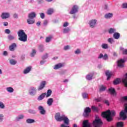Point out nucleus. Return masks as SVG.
Returning a JSON list of instances; mask_svg holds the SVG:
<instances>
[{
    "label": "nucleus",
    "mask_w": 127,
    "mask_h": 127,
    "mask_svg": "<svg viewBox=\"0 0 127 127\" xmlns=\"http://www.w3.org/2000/svg\"><path fill=\"white\" fill-rule=\"evenodd\" d=\"M102 116L103 118L106 119L108 122H111L113 120L112 117H115L116 116V112L114 110L110 111L108 110L105 112L102 113Z\"/></svg>",
    "instance_id": "obj_1"
},
{
    "label": "nucleus",
    "mask_w": 127,
    "mask_h": 127,
    "mask_svg": "<svg viewBox=\"0 0 127 127\" xmlns=\"http://www.w3.org/2000/svg\"><path fill=\"white\" fill-rule=\"evenodd\" d=\"M55 119L57 122H62V121H64L65 125H69V119L68 118L65 117V115L61 116L59 113L56 114Z\"/></svg>",
    "instance_id": "obj_2"
},
{
    "label": "nucleus",
    "mask_w": 127,
    "mask_h": 127,
    "mask_svg": "<svg viewBox=\"0 0 127 127\" xmlns=\"http://www.w3.org/2000/svg\"><path fill=\"white\" fill-rule=\"evenodd\" d=\"M18 35L19 36V40L25 42L27 41V35L25 34L23 30H20L18 32Z\"/></svg>",
    "instance_id": "obj_3"
},
{
    "label": "nucleus",
    "mask_w": 127,
    "mask_h": 127,
    "mask_svg": "<svg viewBox=\"0 0 127 127\" xmlns=\"http://www.w3.org/2000/svg\"><path fill=\"white\" fill-rule=\"evenodd\" d=\"M125 109L124 110H122L120 113V116L121 120L122 121H125L127 119V104H125Z\"/></svg>",
    "instance_id": "obj_4"
},
{
    "label": "nucleus",
    "mask_w": 127,
    "mask_h": 127,
    "mask_svg": "<svg viewBox=\"0 0 127 127\" xmlns=\"http://www.w3.org/2000/svg\"><path fill=\"white\" fill-rule=\"evenodd\" d=\"M93 124L94 127H100V126H102V121H101V119L96 118L95 120L93 121Z\"/></svg>",
    "instance_id": "obj_5"
},
{
    "label": "nucleus",
    "mask_w": 127,
    "mask_h": 127,
    "mask_svg": "<svg viewBox=\"0 0 127 127\" xmlns=\"http://www.w3.org/2000/svg\"><path fill=\"white\" fill-rule=\"evenodd\" d=\"M92 112V109L89 107H86L84 110V112L83 113V116L85 118L89 117L90 113Z\"/></svg>",
    "instance_id": "obj_6"
},
{
    "label": "nucleus",
    "mask_w": 127,
    "mask_h": 127,
    "mask_svg": "<svg viewBox=\"0 0 127 127\" xmlns=\"http://www.w3.org/2000/svg\"><path fill=\"white\" fill-rule=\"evenodd\" d=\"M37 89L36 88L31 87L29 90V94L31 96H35L36 95Z\"/></svg>",
    "instance_id": "obj_7"
},
{
    "label": "nucleus",
    "mask_w": 127,
    "mask_h": 127,
    "mask_svg": "<svg viewBox=\"0 0 127 127\" xmlns=\"http://www.w3.org/2000/svg\"><path fill=\"white\" fill-rule=\"evenodd\" d=\"M89 24L92 28H94L96 26V24H97V20L92 19L89 21Z\"/></svg>",
    "instance_id": "obj_8"
},
{
    "label": "nucleus",
    "mask_w": 127,
    "mask_h": 127,
    "mask_svg": "<svg viewBox=\"0 0 127 127\" xmlns=\"http://www.w3.org/2000/svg\"><path fill=\"white\" fill-rule=\"evenodd\" d=\"M0 16L2 19H6V18H8L10 16L9 13L3 12L1 14Z\"/></svg>",
    "instance_id": "obj_9"
},
{
    "label": "nucleus",
    "mask_w": 127,
    "mask_h": 127,
    "mask_svg": "<svg viewBox=\"0 0 127 127\" xmlns=\"http://www.w3.org/2000/svg\"><path fill=\"white\" fill-rule=\"evenodd\" d=\"M76 12H78V6L74 5L70 13V14H74V13H76Z\"/></svg>",
    "instance_id": "obj_10"
},
{
    "label": "nucleus",
    "mask_w": 127,
    "mask_h": 127,
    "mask_svg": "<svg viewBox=\"0 0 127 127\" xmlns=\"http://www.w3.org/2000/svg\"><path fill=\"white\" fill-rule=\"evenodd\" d=\"M38 109L39 110L41 115H45L46 112L45 111V110H44L43 106H40L38 107Z\"/></svg>",
    "instance_id": "obj_11"
},
{
    "label": "nucleus",
    "mask_w": 127,
    "mask_h": 127,
    "mask_svg": "<svg viewBox=\"0 0 127 127\" xmlns=\"http://www.w3.org/2000/svg\"><path fill=\"white\" fill-rule=\"evenodd\" d=\"M124 63H125V60L121 59L118 62V66L121 68L124 67Z\"/></svg>",
    "instance_id": "obj_12"
},
{
    "label": "nucleus",
    "mask_w": 127,
    "mask_h": 127,
    "mask_svg": "<svg viewBox=\"0 0 127 127\" xmlns=\"http://www.w3.org/2000/svg\"><path fill=\"white\" fill-rule=\"evenodd\" d=\"M83 127H91V123H89L88 120H84L83 123Z\"/></svg>",
    "instance_id": "obj_13"
},
{
    "label": "nucleus",
    "mask_w": 127,
    "mask_h": 127,
    "mask_svg": "<svg viewBox=\"0 0 127 127\" xmlns=\"http://www.w3.org/2000/svg\"><path fill=\"white\" fill-rule=\"evenodd\" d=\"M105 74H106V76H107V80H110V79L113 75V73L108 70L106 71Z\"/></svg>",
    "instance_id": "obj_14"
},
{
    "label": "nucleus",
    "mask_w": 127,
    "mask_h": 127,
    "mask_svg": "<svg viewBox=\"0 0 127 127\" xmlns=\"http://www.w3.org/2000/svg\"><path fill=\"white\" fill-rule=\"evenodd\" d=\"M63 66H64V64L60 63L56 64L54 67V69H55V70H57V69H59L60 68H62Z\"/></svg>",
    "instance_id": "obj_15"
},
{
    "label": "nucleus",
    "mask_w": 127,
    "mask_h": 127,
    "mask_svg": "<svg viewBox=\"0 0 127 127\" xmlns=\"http://www.w3.org/2000/svg\"><path fill=\"white\" fill-rule=\"evenodd\" d=\"M16 47V44L15 43H13L9 47V49L10 51H14V48Z\"/></svg>",
    "instance_id": "obj_16"
},
{
    "label": "nucleus",
    "mask_w": 127,
    "mask_h": 127,
    "mask_svg": "<svg viewBox=\"0 0 127 127\" xmlns=\"http://www.w3.org/2000/svg\"><path fill=\"white\" fill-rule=\"evenodd\" d=\"M46 84V82L45 81H43L41 83L40 86L38 88L39 91H41V90H42L45 86V85Z\"/></svg>",
    "instance_id": "obj_17"
},
{
    "label": "nucleus",
    "mask_w": 127,
    "mask_h": 127,
    "mask_svg": "<svg viewBox=\"0 0 127 127\" xmlns=\"http://www.w3.org/2000/svg\"><path fill=\"white\" fill-rule=\"evenodd\" d=\"M35 16H36V14L35 13V12H31L29 13L28 15L29 18H30L32 19H33V18H34Z\"/></svg>",
    "instance_id": "obj_18"
},
{
    "label": "nucleus",
    "mask_w": 127,
    "mask_h": 127,
    "mask_svg": "<svg viewBox=\"0 0 127 127\" xmlns=\"http://www.w3.org/2000/svg\"><path fill=\"white\" fill-rule=\"evenodd\" d=\"M98 58L101 59V58H103V59H104V60H107V59H108V55L105 54L104 56L101 54L98 57Z\"/></svg>",
    "instance_id": "obj_19"
},
{
    "label": "nucleus",
    "mask_w": 127,
    "mask_h": 127,
    "mask_svg": "<svg viewBox=\"0 0 127 127\" xmlns=\"http://www.w3.org/2000/svg\"><path fill=\"white\" fill-rule=\"evenodd\" d=\"M45 96H46V93H42L38 98V101H41V100H43V99H44V97H45Z\"/></svg>",
    "instance_id": "obj_20"
},
{
    "label": "nucleus",
    "mask_w": 127,
    "mask_h": 127,
    "mask_svg": "<svg viewBox=\"0 0 127 127\" xmlns=\"http://www.w3.org/2000/svg\"><path fill=\"white\" fill-rule=\"evenodd\" d=\"M30 70H31V66H29L26 68V69L24 70V74H27V73H29V72H30Z\"/></svg>",
    "instance_id": "obj_21"
},
{
    "label": "nucleus",
    "mask_w": 127,
    "mask_h": 127,
    "mask_svg": "<svg viewBox=\"0 0 127 127\" xmlns=\"http://www.w3.org/2000/svg\"><path fill=\"white\" fill-rule=\"evenodd\" d=\"M24 118V116L23 115H20L16 117L15 120L17 121V122H18L20 120H22Z\"/></svg>",
    "instance_id": "obj_22"
},
{
    "label": "nucleus",
    "mask_w": 127,
    "mask_h": 127,
    "mask_svg": "<svg viewBox=\"0 0 127 127\" xmlns=\"http://www.w3.org/2000/svg\"><path fill=\"white\" fill-rule=\"evenodd\" d=\"M120 34L119 33L115 32L113 34V37L115 39H119L120 38Z\"/></svg>",
    "instance_id": "obj_23"
},
{
    "label": "nucleus",
    "mask_w": 127,
    "mask_h": 127,
    "mask_svg": "<svg viewBox=\"0 0 127 127\" xmlns=\"http://www.w3.org/2000/svg\"><path fill=\"white\" fill-rule=\"evenodd\" d=\"M26 123L27 124H33V123H35V120L32 119H28L26 120Z\"/></svg>",
    "instance_id": "obj_24"
},
{
    "label": "nucleus",
    "mask_w": 127,
    "mask_h": 127,
    "mask_svg": "<svg viewBox=\"0 0 127 127\" xmlns=\"http://www.w3.org/2000/svg\"><path fill=\"white\" fill-rule=\"evenodd\" d=\"M6 90L7 92H8V93H13V91H14V90L13 89V88L11 87H7L6 88Z\"/></svg>",
    "instance_id": "obj_25"
},
{
    "label": "nucleus",
    "mask_w": 127,
    "mask_h": 127,
    "mask_svg": "<svg viewBox=\"0 0 127 127\" xmlns=\"http://www.w3.org/2000/svg\"><path fill=\"white\" fill-rule=\"evenodd\" d=\"M35 22V20L33 19H30L29 18V19H27V23L28 24H33Z\"/></svg>",
    "instance_id": "obj_26"
},
{
    "label": "nucleus",
    "mask_w": 127,
    "mask_h": 127,
    "mask_svg": "<svg viewBox=\"0 0 127 127\" xmlns=\"http://www.w3.org/2000/svg\"><path fill=\"white\" fill-rule=\"evenodd\" d=\"M109 91L110 93L111 94V95H116V90H115L114 88H110L109 89Z\"/></svg>",
    "instance_id": "obj_27"
},
{
    "label": "nucleus",
    "mask_w": 127,
    "mask_h": 127,
    "mask_svg": "<svg viewBox=\"0 0 127 127\" xmlns=\"http://www.w3.org/2000/svg\"><path fill=\"white\" fill-rule=\"evenodd\" d=\"M124 126V122H119L116 124L117 127H123Z\"/></svg>",
    "instance_id": "obj_28"
},
{
    "label": "nucleus",
    "mask_w": 127,
    "mask_h": 127,
    "mask_svg": "<svg viewBox=\"0 0 127 127\" xmlns=\"http://www.w3.org/2000/svg\"><path fill=\"white\" fill-rule=\"evenodd\" d=\"M53 103V99L49 98L47 101V104L48 106H52Z\"/></svg>",
    "instance_id": "obj_29"
},
{
    "label": "nucleus",
    "mask_w": 127,
    "mask_h": 127,
    "mask_svg": "<svg viewBox=\"0 0 127 127\" xmlns=\"http://www.w3.org/2000/svg\"><path fill=\"white\" fill-rule=\"evenodd\" d=\"M121 79L117 78L114 81L113 84H114V85H118V84H120V83H121Z\"/></svg>",
    "instance_id": "obj_30"
},
{
    "label": "nucleus",
    "mask_w": 127,
    "mask_h": 127,
    "mask_svg": "<svg viewBox=\"0 0 127 127\" xmlns=\"http://www.w3.org/2000/svg\"><path fill=\"white\" fill-rule=\"evenodd\" d=\"M109 33H110V34H112V33H115L116 30L115 28H110L109 30Z\"/></svg>",
    "instance_id": "obj_31"
},
{
    "label": "nucleus",
    "mask_w": 127,
    "mask_h": 127,
    "mask_svg": "<svg viewBox=\"0 0 127 127\" xmlns=\"http://www.w3.org/2000/svg\"><path fill=\"white\" fill-rule=\"evenodd\" d=\"M93 78V73H90L89 74L87 75L86 76V79L87 80H92Z\"/></svg>",
    "instance_id": "obj_32"
},
{
    "label": "nucleus",
    "mask_w": 127,
    "mask_h": 127,
    "mask_svg": "<svg viewBox=\"0 0 127 127\" xmlns=\"http://www.w3.org/2000/svg\"><path fill=\"white\" fill-rule=\"evenodd\" d=\"M105 18H111V17H113V13H108L105 14Z\"/></svg>",
    "instance_id": "obj_33"
},
{
    "label": "nucleus",
    "mask_w": 127,
    "mask_h": 127,
    "mask_svg": "<svg viewBox=\"0 0 127 127\" xmlns=\"http://www.w3.org/2000/svg\"><path fill=\"white\" fill-rule=\"evenodd\" d=\"M54 12V10L53 8H50L47 11V14H52Z\"/></svg>",
    "instance_id": "obj_34"
},
{
    "label": "nucleus",
    "mask_w": 127,
    "mask_h": 127,
    "mask_svg": "<svg viewBox=\"0 0 127 127\" xmlns=\"http://www.w3.org/2000/svg\"><path fill=\"white\" fill-rule=\"evenodd\" d=\"M38 49L40 52H43V51H44V48L43 47V45H41L39 46Z\"/></svg>",
    "instance_id": "obj_35"
},
{
    "label": "nucleus",
    "mask_w": 127,
    "mask_h": 127,
    "mask_svg": "<svg viewBox=\"0 0 127 127\" xmlns=\"http://www.w3.org/2000/svg\"><path fill=\"white\" fill-rule=\"evenodd\" d=\"M101 46L103 49H108L109 47V45L107 44H102Z\"/></svg>",
    "instance_id": "obj_36"
},
{
    "label": "nucleus",
    "mask_w": 127,
    "mask_h": 127,
    "mask_svg": "<svg viewBox=\"0 0 127 127\" xmlns=\"http://www.w3.org/2000/svg\"><path fill=\"white\" fill-rule=\"evenodd\" d=\"M52 93V91L51 90H48L47 93L46 97L48 98V97H50L51 96V94Z\"/></svg>",
    "instance_id": "obj_37"
},
{
    "label": "nucleus",
    "mask_w": 127,
    "mask_h": 127,
    "mask_svg": "<svg viewBox=\"0 0 127 127\" xmlns=\"http://www.w3.org/2000/svg\"><path fill=\"white\" fill-rule=\"evenodd\" d=\"M10 64L11 65H15L16 64V61L14 60H10Z\"/></svg>",
    "instance_id": "obj_38"
},
{
    "label": "nucleus",
    "mask_w": 127,
    "mask_h": 127,
    "mask_svg": "<svg viewBox=\"0 0 127 127\" xmlns=\"http://www.w3.org/2000/svg\"><path fill=\"white\" fill-rule=\"evenodd\" d=\"M107 87H106V86H104V85H101L100 86V91H101V92H103L104 91H105V90H106Z\"/></svg>",
    "instance_id": "obj_39"
},
{
    "label": "nucleus",
    "mask_w": 127,
    "mask_h": 127,
    "mask_svg": "<svg viewBox=\"0 0 127 127\" xmlns=\"http://www.w3.org/2000/svg\"><path fill=\"white\" fill-rule=\"evenodd\" d=\"M120 50L123 51V54L127 55V50L124 49L123 48H120Z\"/></svg>",
    "instance_id": "obj_40"
},
{
    "label": "nucleus",
    "mask_w": 127,
    "mask_h": 127,
    "mask_svg": "<svg viewBox=\"0 0 127 127\" xmlns=\"http://www.w3.org/2000/svg\"><path fill=\"white\" fill-rule=\"evenodd\" d=\"M108 42H109V43H111V44H112V43H114V42H115L114 39H113L112 38H109L108 40Z\"/></svg>",
    "instance_id": "obj_41"
},
{
    "label": "nucleus",
    "mask_w": 127,
    "mask_h": 127,
    "mask_svg": "<svg viewBox=\"0 0 127 127\" xmlns=\"http://www.w3.org/2000/svg\"><path fill=\"white\" fill-rule=\"evenodd\" d=\"M8 39L9 40H13V39H14V36L11 35H9L8 36Z\"/></svg>",
    "instance_id": "obj_42"
},
{
    "label": "nucleus",
    "mask_w": 127,
    "mask_h": 127,
    "mask_svg": "<svg viewBox=\"0 0 127 127\" xmlns=\"http://www.w3.org/2000/svg\"><path fill=\"white\" fill-rule=\"evenodd\" d=\"M35 54H36V51L35 49H33L32 52L31 54V57H33Z\"/></svg>",
    "instance_id": "obj_43"
},
{
    "label": "nucleus",
    "mask_w": 127,
    "mask_h": 127,
    "mask_svg": "<svg viewBox=\"0 0 127 127\" xmlns=\"http://www.w3.org/2000/svg\"><path fill=\"white\" fill-rule=\"evenodd\" d=\"M70 31V29L69 28H64V33H68Z\"/></svg>",
    "instance_id": "obj_44"
},
{
    "label": "nucleus",
    "mask_w": 127,
    "mask_h": 127,
    "mask_svg": "<svg viewBox=\"0 0 127 127\" xmlns=\"http://www.w3.org/2000/svg\"><path fill=\"white\" fill-rule=\"evenodd\" d=\"M5 106L4 104H3V103L0 101V109H4Z\"/></svg>",
    "instance_id": "obj_45"
},
{
    "label": "nucleus",
    "mask_w": 127,
    "mask_h": 127,
    "mask_svg": "<svg viewBox=\"0 0 127 127\" xmlns=\"http://www.w3.org/2000/svg\"><path fill=\"white\" fill-rule=\"evenodd\" d=\"M91 109L93 111H95V112H98V107L96 106H92Z\"/></svg>",
    "instance_id": "obj_46"
},
{
    "label": "nucleus",
    "mask_w": 127,
    "mask_h": 127,
    "mask_svg": "<svg viewBox=\"0 0 127 127\" xmlns=\"http://www.w3.org/2000/svg\"><path fill=\"white\" fill-rule=\"evenodd\" d=\"M82 97L84 99H86V98H88V94L86 93H82Z\"/></svg>",
    "instance_id": "obj_47"
},
{
    "label": "nucleus",
    "mask_w": 127,
    "mask_h": 127,
    "mask_svg": "<svg viewBox=\"0 0 127 127\" xmlns=\"http://www.w3.org/2000/svg\"><path fill=\"white\" fill-rule=\"evenodd\" d=\"M29 113L30 114H36V112H35V110H32V109L29 110Z\"/></svg>",
    "instance_id": "obj_48"
},
{
    "label": "nucleus",
    "mask_w": 127,
    "mask_h": 127,
    "mask_svg": "<svg viewBox=\"0 0 127 127\" xmlns=\"http://www.w3.org/2000/svg\"><path fill=\"white\" fill-rule=\"evenodd\" d=\"M48 57V55L47 54H46L42 57V59L44 60V59H47Z\"/></svg>",
    "instance_id": "obj_49"
},
{
    "label": "nucleus",
    "mask_w": 127,
    "mask_h": 127,
    "mask_svg": "<svg viewBox=\"0 0 127 127\" xmlns=\"http://www.w3.org/2000/svg\"><path fill=\"white\" fill-rule=\"evenodd\" d=\"M51 38H52L51 37H47L46 39V42H50V40H51Z\"/></svg>",
    "instance_id": "obj_50"
},
{
    "label": "nucleus",
    "mask_w": 127,
    "mask_h": 127,
    "mask_svg": "<svg viewBox=\"0 0 127 127\" xmlns=\"http://www.w3.org/2000/svg\"><path fill=\"white\" fill-rule=\"evenodd\" d=\"M4 32L7 34H9V33H10V30H9L8 29H6L5 30Z\"/></svg>",
    "instance_id": "obj_51"
},
{
    "label": "nucleus",
    "mask_w": 127,
    "mask_h": 127,
    "mask_svg": "<svg viewBox=\"0 0 127 127\" xmlns=\"http://www.w3.org/2000/svg\"><path fill=\"white\" fill-rule=\"evenodd\" d=\"M122 7L123 8H127V3H124L122 4Z\"/></svg>",
    "instance_id": "obj_52"
},
{
    "label": "nucleus",
    "mask_w": 127,
    "mask_h": 127,
    "mask_svg": "<svg viewBox=\"0 0 127 127\" xmlns=\"http://www.w3.org/2000/svg\"><path fill=\"white\" fill-rule=\"evenodd\" d=\"M68 49H70V46L67 45L64 46V50H68Z\"/></svg>",
    "instance_id": "obj_53"
},
{
    "label": "nucleus",
    "mask_w": 127,
    "mask_h": 127,
    "mask_svg": "<svg viewBox=\"0 0 127 127\" xmlns=\"http://www.w3.org/2000/svg\"><path fill=\"white\" fill-rule=\"evenodd\" d=\"M74 53L75 54H80V53H81V51H80L79 49H77L74 52Z\"/></svg>",
    "instance_id": "obj_54"
},
{
    "label": "nucleus",
    "mask_w": 127,
    "mask_h": 127,
    "mask_svg": "<svg viewBox=\"0 0 127 127\" xmlns=\"http://www.w3.org/2000/svg\"><path fill=\"white\" fill-rule=\"evenodd\" d=\"M121 100L122 102H123L124 101H127V96L122 97Z\"/></svg>",
    "instance_id": "obj_55"
},
{
    "label": "nucleus",
    "mask_w": 127,
    "mask_h": 127,
    "mask_svg": "<svg viewBox=\"0 0 127 127\" xmlns=\"http://www.w3.org/2000/svg\"><path fill=\"white\" fill-rule=\"evenodd\" d=\"M3 120V116L2 115H0V123L2 122Z\"/></svg>",
    "instance_id": "obj_56"
},
{
    "label": "nucleus",
    "mask_w": 127,
    "mask_h": 127,
    "mask_svg": "<svg viewBox=\"0 0 127 127\" xmlns=\"http://www.w3.org/2000/svg\"><path fill=\"white\" fill-rule=\"evenodd\" d=\"M40 15L41 18H42V19L44 18V16H45L44 13H41L40 14Z\"/></svg>",
    "instance_id": "obj_57"
},
{
    "label": "nucleus",
    "mask_w": 127,
    "mask_h": 127,
    "mask_svg": "<svg viewBox=\"0 0 127 127\" xmlns=\"http://www.w3.org/2000/svg\"><path fill=\"white\" fill-rule=\"evenodd\" d=\"M68 22H65L63 25L64 27H66L68 26Z\"/></svg>",
    "instance_id": "obj_58"
},
{
    "label": "nucleus",
    "mask_w": 127,
    "mask_h": 127,
    "mask_svg": "<svg viewBox=\"0 0 127 127\" xmlns=\"http://www.w3.org/2000/svg\"><path fill=\"white\" fill-rule=\"evenodd\" d=\"M96 101H97V102H101V101H102V98H98L96 99Z\"/></svg>",
    "instance_id": "obj_59"
},
{
    "label": "nucleus",
    "mask_w": 127,
    "mask_h": 127,
    "mask_svg": "<svg viewBox=\"0 0 127 127\" xmlns=\"http://www.w3.org/2000/svg\"><path fill=\"white\" fill-rule=\"evenodd\" d=\"M105 103L107 105V106H109L110 103L109 102V101L108 100H105Z\"/></svg>",
    "instance_id": "obj_60"
},
{
    "label": "nucleus",
    "mask_w": 127,
    "mask_h": 127,
    "mask_svg": "<svg viewBox=\"0 0 127 127\" xmlns=\"http://www.w3.org/2000/svg\"><path fill=\"white\" fill-rule=\"evenodd\" d=\"M4 26H7L8 25V23L7 22H5L3 23Z\"/></svg>",
    "instance_id": "obj_61"
},
{
    "label": "nucleus",
    "mask_w": 127,
    "mask_h": 127,
    "mask_svg": "<svg viewBox=\"0 0 127 127\" xmlns=\"http://www.w3.org/2000/svg\"><path fill=\"white\" fill-rule=\"evenodd\" d=\"M13 17H14V18H17V17H18L17 14H16V13L14 14H13Z\"/></svg>",
    "instance_id": "obj_62"
},
{
    "label": "nucleus",
    "mask_w": 127,
    "mask_h": 127,
    "mask_svg": "<svg viewBox=\"0 0 127 127\" xmlns=\"http://www.w3.org/2000/svg\"><path fill=\"white\" fill-rule=\"evenodd\" d=\"M3 55H4V56H6L7 55V52L6 51H4L3 53Z\"/></svg>",
    "instance_id": "obj_63"
},
{
    "label": "nucleus",
    "mask_w": 127,
    "mask_h": 127,
    "mask_svg": "<svg viewBox=\"0 0 127 127\" xmlns=\"http://www.w3.org/2000/svg\"><path fill=\"white\" fill-rule=\"evenodd\" d=\"M47 23H48V22H47V20H45L44 21V25H47Z\"/></svg>",
    "instance_id": "obj_64"
}]
</instances>
